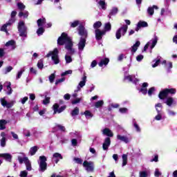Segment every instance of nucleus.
Wrapping results in <instances>:
<instances>
[{"label":"nucleus","instance_id":"obj_1","mask_svg":"<svg viewBox=\"0 0 177 177\" xmlns=\"http://www.w3.org/2000/svg\"><path fill=\"white\" fill-rule=\"evenodd\" d=\"M58 45H65V48L67 50L66 55L73 56L75 53V50L73 48V40L71 37H68V35L66 32H63L62 35L57 39Z\"/></svg>","mask_w":177,"mask_h":177},{"label":"nucleus","instance_id":"obj_2","mask_svg":"<svg viewBox=\"0 0 177 177\" xmlns=\"http://www.w3.org/2000/svg\"><path fill=\"white\" fill-rule=\"evenodd\" d=\"M78 35H80V41L77 44L79 53L82 54L86 44V39L88 38V29L85 28L84 25H80L77 27Z\"/></svg>","mask_w":177,"mask_h":177},{"label":"nucleus","instance_id":"obj_3","mask_svg":"<svg viewBox=\"0 0 177 177\" xmlns=\"http://www.w3.org/2000/svg\"><path fill=\"white\" fill-rule=\"evenodd\" d=\"M123 71H124V81H126L127 82H132V84H134L135 85L139 82L140 80L136 78L135 75H129V68H123Z\"/></svg>","mask_w":177,"mask_h":177},{"label":"nucleus","instance_id":"obj_4","mask_svg":"<svg viewBox=\"0 0 177 177\" xmlns=\"http://www.w3.org/2000/svg\"><path fill=\"white\" fill-rule=\"evenodd\" d=\"M17 28L19 35L21 37V41H26V39L27 38V26H26L24 21H20L18 24Z\"/></svg>","mask_w":177,"mask_h":177},{"label":"nucleus","instance_id":"obj_5","mask_svg":"<svg viewBox=\"0 0 177 177\" xmlns=\"http://www.w3.org/2000/svg\"><path fill=\"white\" fill-rule=\"evenodd\" d=\"M39 160L37 161L39 164V172H44L46 171V169H48V163H46V156H39Z\"/></svg>","mask_w":177,"mask_h":177},{"label":"nucleus","instance_id":"obj_6","mask_svg":"<svg viewBox=\"0 0 177 177\" xmlns=\"http://www.w3.org/2000/svg\"><path fill=\"white\" fill-rule=\"evenodd\" d=\"M53 64H59L60 63V59L59 58V50L55 48L53 51L49 52L46 57H50Z\"/></svg>","mask_w":177,"mask_h":177},{"label":"nucleus","instance_id":"obj_7","mask_svg":"<svg viewBox=\"0 0 177 177\" xmlns=\"http://www.w3.org/2000/svg\"><path fill=\"white\" fill-rule=\"evenodd\" d=\"M155 109L157 112V115L155 116L154 120L156 121H161L162 120V115H164V112L162 111V104L158 103L155 104Z\"/></svg>","mask_w":177,"mask_h":177},{"label":"nucleus","instance_id":"obj_8","mask_svg":"<svg viewBox=\"0 0 177 177\" xmlns=\"http://www.w3.org/2000/svg\"><path fill=\"white\" fill-rule=\"evenodd\" d=\"M19 164L24 163L26 165V171H32V166H31V161L27 157L18 156Z\"/></svg>","mask_w":177,"mask_h":177},{"label":"nucleus","instance_id":"obj_9","mask_svg":"<svg viewBox=\"0 0 177 177\" xmlns=\"http://www.w3.org/2000/svg\"><path fill=\"white\" fill-rule=\"evenodd\" d=\"M128 31V26L123 25L119 28L115 32L116 39H121V37L125 36L127 32Z\"/></svg>","mask_w":177,"mask_h":177},{"label":"nucleus","instance_id":"obj_10","mask_svg":"<svg viewBox=\"0 0 177 177\" xmlns=\"http://www.w3.org/2000/svg\"><path fill=\"white\" fill-rule=\"evenodd\" d=\"M158 41V37L157 35H154V37L147 42V44L144 47V51L146 52L149 47L150 49H153V48L157 45V42Z\"/></svg>","mask_w":177,"mask_h":177},{"label":"nucleus","instance_id":"obj_11","mask_svg":"<svg viewBox=\"0 0 177 177\" xmlns=\"http://www.w3.org/2000/svg\"><path fill=\"white\" fill-rule=\"evenodd\" d=\"M83 167L86 172H93L95 171V162L93 161L84 160Z\"/></svg>","mask_w":177,"mask_h":177},{"label":"nucleus","instance_id":"obj_12","mask_svg":"<svg viewBox=\"0 0 177 177\" xmlns=\"http://www.w3.org/2000/svg\"><path fill=\"white\" fill-rule=\"evenodd\" d=\"M94 34L95 35L96 41H102L103 39V37L106 35V31L104 30H95Z\"/></svg>","mask_w":177,"mask_h":177},{"label":"nucleus","instance_id":"obj_13","mask_svg":"<svg viewBox=\"0 0 177 177\" xmlns=\"http://www.w3.org/2000/svg\"><path fill=\"white\" fill-rule=\"evenodd\" d=\"M82 80L80 82L79 84L77 85V89L75 91V92H80L81 91V88H84L85 85H86V74L84 73L82 79Z\"/></svg>","mask_w":177,"mask_h":177},{"label":"nucleus","instance_id":"obj_14","mask_svg":"<svg viewBox=\"0 0 177 177\" xmlns=\"http://www.w3.org/2000/svg\"><path fill=\"white\" fill-rule=\"evenodd\" d=\"M111 145V139H110V138L109 137L105 138V139L104 140V142L102 143V149L104 150V151H107Z\"/></svg>","mask_w":177,"mask_h":177},{"label":"nucleus","instance_id":"obj_15","mask_svg":"<svg viewBox=\"0 0 177 177\" xmlns=\"http://www.w3.org/2000/svg\"><path fill=\"white\" fill-rule=\"evenodd\" d=\"M101 132L103 136H107V138H113L114 136V133H113V131L109 128L101 129Z\"/></svg>","mask_w":177,"mask_h":177},{"label":"nucleus","instance_id":"obj_16","mask_svg":"<svg viewBox=\"0 0 177 177\" xmlns=\"http://www.w3.org/2000/svg\"><path fill=\"white\" fill-rule=\"evenodd\" d=\"M95 2L99 9H102V10L107 9V3H106L104 0H95Z\"/></svg>","mask_w":177,"mask_h":177},{"label":"nucleus","instance_id":"obj_17","mask_svg":"<svg viewBox=\"0 0 177 177\" xmlns=\"http://www.w3.org/2000/svg\"><path fill=\"white\" fill-rule=\"evenodd\" d=\"M5 46H6V48H9L10 50H15V49L17 48L16 41L12 39L7 41L5 44Z\"/></svg>","mask_w":177,"mask_h":177},{"label":"nucleus","instance_id":"obj_18","mask_svg":"<svg viewBox=\"0 0 177 177\" xmlns=\"http://www.w3.org/2000/svg\"><path fill=\"white\" fill-rule=\"evenodd\" d=\"M11 85L12 84L10 82H7L4 84V86L6 87V89H4L6 95H10L12 93H13V89H12Z\"/></svg>","mask_w":177,"mask_h":177},{"label":"nucleus","instance_id":"obj_19","mask_svg":"<svg viewBox=\"0 0 177 177\" xmlns=\"http://www.w3.org/2000/svg\"><path fill=\"white\" fill-rule=\"evenodd\" d=\"M0 102L1 104V106H3V107H6V109H12V107H13V102H8V101H6V100H5V98H1L0 99Z\"/></svg>","mask_w":177,"mask_h":177},{"label":"nucleus","instance_id":"obj_20","mask_svg":"<svg viewBox=\"0 0 177 177\" xmlns=\"http://www.w3.org/2000/svg\"><path fill=\"white\" fill-rule=\"evenodd\" d=\"M54 114H56V113H58L60 114V113H62V111H64L66 110V106H61L59 108V104H55L53 106Z\"/></svg>","mask_w":177,"mask_h":177},{"label":"nucleus","instance_id":"obj_21","mask_svg":"<svg viewBox=\"0 0 177 177\" xmlns=\"http://www.w3.org/2000/svg\"><path fill=\"white\" fill-rule=\"evenodd\" d=\"M60 160H63V156H62V154L59 153H55L53 155V158H52L53 162H55V164H57V162H59Z\"/></svg>","mask_w":177,"mask_h":177},{"label":"nucleus","instance_id":"obj_22","mask_svg":"<svg viewBox=\"0 0 177 177\" xmlns=\"http://www.w3.org/2000/svg\"><path fill=\"white\" fill-rule=\"evenodd\" d=\"M149 24H147V22L145 21H140L138 24L137 26L136 27V31H139V30H140V28H143L145 27H148Z\"/></svg>","mask_w":177,"mask_h":177},{"label":"nucleus","instance_id":"obj_23","mask_svg":"<svg viewBox=\"0 0 177 177\" xmlns=\"http://www.w3.org/2000/svg\"><path fill=\"white\" fill-rule=\"evenodd\" d=\"M100 59V62L98 63V66L100 67H103L104 66H107L110 62V59L109 58H102V57H98Z\"/></svg>","mask_w":177,"mask_h":177},{"label":"nucleus","instance_id":"obj_24","mask_svg":"<svg viewBox=\"0 0 177 177\" xmlns=\"http://www.w3.org/2000/svg\"><path fill=\"white\" fill-rule=\"evenodd\" d=\"M13 24H11L9 21H8L5 24H3L0 30L3 31V32H6L7 35H9V32H8V27H10Z\"/></svg>","mask_w":177,"mask_h":177},{"label":"nucleus","instance_id":"obj_25","mask_svg":"<svg viewBox=\"0 0 177 177\" xmlns=\"http://www.w3.org/2000/svg\"><path fill=\"white\" fill-rule=\"evenodd\" d=\"M165 103L169 107H171V106L176 104V101H175L172 97H169L166 99Z\"/></svg>","mask_w":177,"mask_h":177},{"label":"nucleus","instance_id":"obj_26","mask_svg":"<svg viewBox=\"0 0 177 177\" xmlns=\"http://www.w3.org/2000/svg\"><path fill=\"white\" fill-rule=\"evenodd\" d=\"M116 139L119 142H124V143H129V138L125 136H121L120 134H118L116 136Z\"/></svg>","mask_w":177,"mask_h":177},{"label":"nucleus","instance_id":"obj_27","mask_svg":"<svg viewBox=\"0 0 177 177\" xmlns=\"http://www.w3.org/2000/svg\"><path fill=\"white\" fill-rule=\"evenodd\" d=\"M149 86V83L144 82L142 84V88H138L139 92L142 93V95H147V87Z\"/></svg>","mask_w":177,"mask_h":177},{"label":"nucleus","instance_id":"obj_28","mask_svg":"<svg viewBox=\"0 0 177 177\" xmlns=\"http://www.w3.org/2000/svg\"><path fill=\"white\" fill-rule=\"evenodd\" d=\"M70 24H71V27L72 28H75V27H77V26H84V25H85V21L75 20L73 22H71Z\"/></svg>","mask_w":177,"mask_h":177},{"label":"nucleus","instance_id":"obj_29","mask_svg":"<svg viewBox=\"0 0 177 177\" xmlns=\"http://www.w3.org/2000/svg\"><path fill=\"white\" fill-rule=\"evenodd\" d=\"M131 124L138 133H140L142 132V129H140V127L138 124V122H136V119L133 118L131 121Z\"/></svg>","mask_w":177,"mask_h":177},{"label":"nucleus","instance_id":"obj_30","mask_svg":"<svg viewBox=\"0 0 177 177\" xmlns=\"http://www.w3.org/2000/svg\"><path fill=\"white\" fill-rule=\"evenodd\" d=\"M150 176V170L145 169L144 170L140 171L139 177H149Z\"/></svg>","mask_w":177,"mask_h":177},{"label":"nucleus","instance_id":"obj_31","mask_svg":"<svg viewBox=\"0 0 177 177\" xmlns=\"http://www.w3.org/2000/svg\"><path fill=\"white\" fill-rule=\"evenodd\" d=\"M154 9L156 10L158 9V6L153 5V6H149L147 8V12L149 16H153V15H154Z\"/></svg>","mask_w":177,"mask_h":177},{"label":"nucleus","instance_id":"obj_32","mask_svg":"<svg viewBox=\"0 0 177 177\" xmlns=\"http://www.w3.org/2000/svg\"><path fill=\"white\" fill-rule=\"evenodd\" d=\"M16 15H17V12L16 10H13L11 12L10 18L9 19L8 21L12 24H14L16 21Z\"/></svg>","mask_w":177,"mask_h":177},{"label":"nucleus","instance_id":"obj_33","mask_svg":"<svg viewBox=\"0 0 177 177\" xmlns=\"http://www.w3.org/2000/svg\"><path fill=\"white\" fill-rule=\"evenodd\" d=\"M0 157L3 158L6 161L10 162L12 161V155L10 153H0Z\"/></svg>","mask_w":177,"mask_h":177},{"label":"nucleus","instance_id":"obj_34","mask_svg":"<svg viewBox=\"0 0 177 177\" xmlns=\"http://www.w3.org/2000/svg\"><path fill=\"white\" fill-rule=\"evenodd\" d=\"M118 13V8L117 7H113L111 10L109 14L108 15V18L111 19V16H115Z\"/></svg>","mask_w":177,"mask_h":177},{"label":"nucleus","instance_id":"obj_35","mask_svg":"<svg viewBox=\"0 0 177 177\" xmlns=\"http://www.w3.org/2000/svg\"><path fill=\"white\" fill-rule=\"evenodd\" d=\"M28 15H30L28 11L24 10L22 11H19L18 16L21 18L23 17V19H27L28 17Z\"/></svg>","mask_w":177,"mask_h":177},{"label":"nucleus","instance_id":"obj_36","mask_svg":"<svg viewBox=\"0 0 177 177\" xmlns=\"http://www.w3.org/2000/svg\"><path fill=\"white\" fill-rule=\"evenodd\" d=\"M167 96H168V91H167V88L160 91L158 95V97L161 100H164V97H167Z\"/></svg>","mask_w":177,"mask_h":177},{"label":"nucleus","instance_id":"obj_37","mask_svg":"<svg viewBox=\"0 0 177 177\" xmlns=\"http://www.w3.org/2000/svg\"><path fill=\"white\" fill-rule=\"evenodd\" d=\"M167 114L169 117H176V111L172 110L171 109H166Z\"/></svg>","mask_w":177,"mask_h":177},{"label":"nucleus","instance_id":"obj_38","mask_svg":"<svg viewBox=\"0 0 177 177\" xmlns=\"http://www.w3.org/2000/svg\"><path fill=\"white\" fill-rule=\"evenodd\" d=\"M140 46V41H137L135 44L133 45V46L131 47V53H135L136 52V50H138V48Z\"/></svg>","mask_w":177,"mask_h":177},{"label":"nucleus","instance_id":"obj_39","mask_svg":"<svg viewBox=\"0 0 177 177\" xmlns=\"http://www.w3.org/2000/svg\"><path fill=\"white\" fill-rule=\"evenodd\" d=\"M46 24V19L40 18L37 20V26L38 27H44Z\"/></svg>","mask_w":177,"mask_h":177},{"label":"nucleus","instance_id":"obj_40","mask_svg":"<svg viewBox=\"0 0 177 177\" xmlns=\"http://www.w3.org/2000/svg\"><path fill=\"white\" fill-rule=\"evenodd\" d=\"M38 151V147L34 146L30 147L29 151V156H35V153Z\"/></svg>","mask_w":177,"mask_h":177},{"label":"nucleus","instance_id":"obj_41","mask_svg":"<svg viewBox=\"0 0 177 177\" xmlns=\"http://www.w3.org/2000/svg\"><path fill=\"white\" fill-rule=\"evenodd\" d=\"M44 96H45V99L43 100V104H49L50 103V97H48V92L44 93Z\"/></svg>","mask_w":177,"mask_h":177},{"label":"nucleus","instance_id":"obj_42","mask_svg":"<svg viewBox=\"0 0 177 177\" xmlns=\"http://www.w3.org/2000/svg\"><path fill=\"white\" fill-rule=\"evenodd\" d=\"M61 131L62 132H66V127L62 124H57L55 128L54 131Z\"/></svg>","mask_w":177,"mask_h":177},{"label":"nucleus","instance_id":"obj_43","mask_svg":"<svg viewBox=\"0 0 177 177\" xmlns=\"http://www.w3.org/2000/svg\"><path fill=\"white\" fill-rule=\"evenodd\" d=\"M102 30L105 31V33L111 31V24L110 22L106 23Z\"/></svg>","mask_w":177,"mask_h":177},{"label":"nucleus","instance_id":"obj_44","mask_svg":"<svg viewBox=\"0 0 177 177\" xmlns=\"http://www.w3.org/2000/svg\"><path fill=\"white\" fill-rule=\"evenodd\" d=\"M8 124V121L6 120H0V131H3V129H6V125Z\"/></svg>","mask_w":177,"mask_h":177},{"label":"nucleus","instance_id":"obj_45","mask_svg":"<svg viewBox=\"0 0 177 177\" xmlns=\"http://www.w3.org/2000/svg\"><path fill=\"white\" fill-rule=\"evenodd\" d=\"M122 167H125L128 164V156L127 154H123L122 156Z\"/></svg>","mask_w":177,"mask_h":177},{"label":"nucleus","instance_id":"obj_46","mask_svg":"<svg viewBox=\"0 0 177 177\" xmlns=\"http://www.w3.org/2000/svg\"><path fill=\"white\" fill-rule=\"evenodd\" d=\"M37 34L38 37H41V35H43L45 32V28L44 27H39V28L37 30Z\"/></svg>","mask_w":177,"mask_h":177},{"label":"nucleus","instance_id":"obj_47","mask_svg":"<svg viewBox=\"0 0 177 177\" xmlns=\"http://www.w3.org/2000/svg\"><path fill=\"white\" fill-rule=\"evenodd\" d=\"M80 114V109L78 107H75L71 113V115L72 117H75V115H78Z\"/></svg>","mask_w":177,"mask_h":177},{"label":"nucleus","instance_id":"obj_48","mask_svg":"<svg viewBox=\"0 0 177 177\" xmlns=\"http://www.w3.org/2000/svg\"><path fill=\"white\" fill-rule=\"evenodd\" d=\"M162 64H166V68H167V73H169L171 71L169 68H172V62H169L168 64H167V61L164 60L162 61Z\"/></svg>","mask_w":177,"mask_h":177},{"label":"nucleus","instance_id":"obj_49","mask_svg":"<svg viewBox=\"0 0 177 177\" xmlns=\"http://www.w3.org/2000/svg\"><path fill=\"white\" fill-rule=\"evenodd\" d=\"M70 138H80L81 136L80 135V132L75 131V132H71L69 133Z\"/></svg>","mask_w":177,"mask_h":177},{"label":"nucleus","instance_id":"obj_50","mask_svg":"<svg viewBox=\"0 0 177 177\" xmlns=\"http://www.w3.org/2000/svg\"><path fill=\"white\" fill-rule=\"evenodd\" d=\"M84 115H85L86 120H91V118H92V117H93V114H92V113H91V111H86L84 113Z\"/></svg>","mask_w":177,"mask_h":177},{"label":"nucleus","instance_id":"obj_51","mask_svg":"<svg viewBox=\"0 0 177 177\" xmlns=\"http://www.w3.org/2000/svg\"><path fill=\"white\" fill-rule=\"evenodd\" d=\"M57 138H58V139H60V143H62V145L68 142V139H67V138H66L64 136L59 137L58 135H57Z\"/></svg>","mask_w":177,"mask_h":177},{"label":"nucleus","instance_id":"obj_52","mask_svg":"<svg viewBox=\"0 0 177 177\" xmlns=\"http://www.w3.org/2000/svg\"><path fill=\"white\" fill-rule=\"evenodd\" d=\"M100 27H102V22L98 21H96L95 23H94L93 24V28L95 30H100Z\"/></svg>","mask_w":177,"mask_h":177},{"label":"nucleus","instance_id":"obj_53","mask_svg":"<svg viewBox=\"0 0 177 177\" xmlns=\"http://www.w3.org/2000/svg\"><path fill=\"white\" fill-rule=\"evenodd\" d=\"M17 6L20 12L26 9V6L23 3H17Z\"/></svg>","mask_w":177,"mask_h":177},{"label":"nucleus","instance_id":"obj_54","mask_svg":"<svg viewBox=\"0 0 177 177\" xmlns=\"http://www.w3.org/2000/svg\"><path fill=\"white\" fill-rule=\"evenodd\" d=\"M65 60H66V64H68L73 62V58L71 57V55H68L66 54Z\"/></svg>","mask_w":177,"mask_h":177},{"label":"nucleus","instance_id":"obj_55","mask_svg":"<svg viewBox=\"0 0 177 177\" xmlns=\"http://www.w3.org/2000/svg\"><path fill=\"white\" fill-rule=\"evenodd\" d=\"M24 71H25L24 68L19 71L16 75V80H20V78H21V75H23V73H24Z\"/></svg>","mask_w":177,"mask_h":177},{"label":"nucleus","instance_id":"obj_56","mask_svg":"<svg viewBox=\"0 0 177 177\" xmlns=\"http://www.w3.org/2000/svg\"><path fill=\"white\" fill-rule=\"evenodd\" d=\"M165 12L167 15H171L170 10L167 8L165 10V8H162L161 12H160V15L164 16V13H165Z\"/></svg>","mask_w":177,"mask_h":177},{"label":"nucleus","instance_id":"obj_57","mask_svg":"<svg viewBox=\"0 0 177 177\" xmlns=\"http://www.w3.org/2000/svg\"><path fill=\"white\" fill-rule=\"evenodd\" d=\"M103 104H104V102H103V100H99L97 102H95V107H96V109H99L100 107H102Z\"/></svg>","mask_w":177,"mask_h":177},{"label":"nucleus","instance_id":"obj_58","mask_svg":"<svg viewBox=\"0 0 177 177\" xmlns=\"http://www.w3.org/2000/svg\"><path fill=\"white\" fill-rule=\"evenodd\" d=\"M153 64H152V67L153 68H155V67H157V66H158V64H160V63H161V60H160V59H155L153 61Z\"/></svg>","mask_w":177,"mask_h":177},{"label":"nucleus","instance_id":"obj_59","mask_svg":"<svg viewBox=\"0 0 177 177\" xmlns=\"http://www.w3.org/2000/svg\"><path fill=\"white\" fill-rule=\"evenodd\" d=\"M124 59H127V55L122 53L118 55V62H122V60H124Z\"/></svg>","mask_w":177,"mask_h":177},{"label":"nucleus","instance_id":"obj_60","mask_svg":"<svg viewBox=\"0 0 177 177\" xmlns=\"http://www.w3.org/2000/svg\"><path fill=\"white\" fill-rule=\"evenodd\" d=\"M167 91V93L168 95H169V93L171 95H175V93H176V89L175 88H166Z\"/></svg>","mask_w":177,"mask_h":177},{"label":"nucleus","instance_id":"obj_61","mask_svg":"<svg viewBox=\"0 0 177 177\" xmlns=\"http://www.w3.org/2000/svg\"><path fill=\"white\" fill-rule=\"evenodd\" d=\"M28 176V171L26 170L21 171L19 174L20 177H27Z\"/></svg>","mask_w":177,"mask_h":177},{"label":"nucleus","instance_id":"obj_62","mask_svg":"<svg viewBox=\"0 0 177 177\" xmlns=\"http://www.w3.org/2000/svg\"><path fill=\"white\" fill-rule=\"evenodd\" d=\"M154 92H156V88L155 87H151L148 90V95L149 96H151L152 95L154 94Z\"/></svg>","mask_w":177,"mask_h":177},{"label":"nucleus","instance_id":"obj_63","mask_svg":"<svg viewBox=\"0 0 177 177\" xmlns=\"http://www.w3.org/2000/svg\"><path fill=\"white\" fill-rule=\"evenodd\" d=\"M12 70H13L12 66H7L4 70V74H8V73H10V71H12Z\"/></svg>","mask_w":177,"mask_h":177},{"label":"nucleus","instance_id":"obj_64","mask_svg":"<svg viewBox=\"0 0 177 177\" xmlns=\"http://www.w3.org/2000/svg\"><path fill=\"white\" fill-rule=\"evenodd\" d=\"M119 112H120L121 114H127V113H128V109H127V108H120V109H119Z\"/></svg>","mask_w":177,"mask_h":177}]
</instances>
